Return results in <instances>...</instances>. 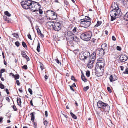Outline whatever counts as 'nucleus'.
Listing matches in <instances>:
<instances>
[{"label":"nucleus","mask_w":128,"mask_h":128,"mask_svg":"<svg viewBox=\"0 0 128 128\" xmlns=\"http://www.w3.org/2000/svg\"><path fill=\"white\" fill-rule=\"evenodd\" d=\"M36 28L37 30L38 34L40 35V36L42 38L43 37H44V35L42 34V33L40 30L39 29V28H37L36 27Z\"/></svg>","instance_id":"16"},{"label":"nucleus","mask_w":128,"mask_h":128,"mask_svg":"<svg viewBox=\"0 0 128 128\" xmlns=\"http://www.w3.org/2000/svg\"><path fill=\"white\" fill-rule=\"evenodd\" d=\"M64 2L65 4L66 5L68 6L69 4V3L67 0H64Z\"/></svg>","instance_id":"50"},{"label":"nucleus","mask_w":128,"mask_h":128,"mask_svg":"<svg viewBox=\"0 0 128 128\" xmlns=\"http://www.w3.org/2000/svg\"><path fill=\"white\" fill-rule=\"evenodd\" d=\"M89 88L88 86H87L86 87H84V91H86Z\"/></svg>","instance_id":"43"},{"label":"nucleus","mask_w":128,"mask_h":128,"mask_svg":"<svg viewBox=\"0 0 128 128\" xmlns=\"http://www.w3.org/2000/svg\"><path fill=\"white\" fill-rule=\"evenodd\" d=\"M55 60L56 62L58 64H59L60 65L61 64V62L59 61V60L57 58L56 59H55Z\"/></svg>","instance_id":"36"},{"label":"nucleus","mask_w":128,"mask_h":128,"mask_svg":"<svg viewBox=\"0 0 128 128\" xmlns=\"http://www.w3.org/2000/svg\"><path fill=\"white\" fill-rule=\"evenodd\" d=\"M22 44L24 48H25L27 47V45L24 42H22Z\"/></svg>","instance_id":"37"},{"label":"nucleus","mask_w":128,"mask_h":128,"mask_svg":"<svg viewBox=\"0 0 128 128\" xmlns=\"http://www.w3.org/2000/svg\"><path fill=\"white\" fill-rule=\"evenodd\" d=\"M112 40L114 41H115L116 40V38L114 36H112Z\"/></svg>","instance_id":"60"},{"label":"nucleus","mask_w":128,"mask_h":128,"mask_svg":"<svg viewBox=\"0 0 128 128\" xmlns=\"http://www.w3.org/2000/svg\"><path fill=\"white\" fill-rule=\"evenodd\" d=\"M38 12L40 14H42L43 11L42 9H39L38 10Z\"/></svg>","instance_id":"54"},{"label":"nucleus","mask_w":128,"mask_h":128,"mask_svg":"<svg viewBox=\"0 0 128 128\" xmlns=\"http://www.w3.org/2000/svg\"><path fill=\"white\" fill-rule=\"evenodd\" d=\"M97 106L98 107L102 109L105 112H108L110 110V107L109 105L106 103H104L101 100H99L97 103Z\"/></svg>","instance_id":"2"},{"label":"nucleus","mask_w":128,"mask_h":128,"mask_svg":"<svg viewBox=\"0 0 128 128\" xmlns=\"http://www.w3.org/2000/svg\"><path fill=\"white\" fill-rule=\"evenodd\" d=\"M96 54L95 51L92 53L91 55V56L92 57V58L93 59H95L96 58Z\"/></svg>","instance_id":"29"},{"label":"nucleus","mask_w":128,"mask_h":128,"mask_svg":"<svg viewBox=\"0 0 128 128\" xmlns=\"http://www.w3.org/2000/svg\"><path fill=\"white\" fill-rule=\"evenodd\" d=\"M68 41L69 42V45L72 47H74V43L72 42V40H68Z\"/></svg>","instance_id":"24"},{"label":"nucleus","mask_w":128,"mask_h":128,"mask_svg":"<svg viewBox=\"0 0 128 128\" xmlns=\"http://www.w3.org/2000/svg\"><path fill=\"white\" fill-rule=\"evenodd\" d=\"M28 91L31 94H32V90L30 88H29L28 89Z\"/></svg>","instance_id":"57"},{"label":"nucleus","mask_w":128,"mask_h":128,"mask_svg":"<svg viewBox=\"0 0 128 128\" xmlns=\"http://www.w3.org/2000/svg\"><path fill=\"white\" fill-rule=\"evenodd\" d=\"M3 19L5 21H7L8 23L10 22L11 21V20L10 18H7L5 15L3 16Z\"/></svg>","instance_id":"18"},{"label":"nucleus","mask_w":128,"mask_h":128,"mask_svg":"<svg viewBox=\"0 0 128 128\" xmlns=\"http://www.w3.org/2000/svg\"><path fill=\"white\" fill-rule=\"evenodd\" d=\"M46 16L52 17V19L54 20L57 17V14L56 13L49 10L46 11Z\"/></svg>","instance_id":"6"},{"label":"nucleus","mask_w":128,"mask_h":128,"mask_svg":"<svg viewBox=\"0 0 128 128\" xmlns=\"http://www.w3.org/2000/svg\"><path fill=\"white\" fill-rule=\"evenodd\" d=\"M40 43L38 41L37 47L36 48V50L38 52H40Z\"/></svg>","instance_id":"31"},{"label":"nucleus","mask_w":128,"mask_h":128,"mask_svg":"<svg viewBox=\"0 0 128 128\" xmlns=\"http://www.w3.org/2000/svg\"><path fill=\"white\" fill-rule=\"evenodd\" d=\"M122 2V4L124 6H127V3L126 1L125 0H120Z\"/></svg>","instance_id":"21"},{"label":"nucleus","mask_w":128,"mask_h":128,"mask_svg":"<svg viewBox=\"0 0 128 128\" xmlns=\"http://www.w3.org/2000/svg\"><path fill=\"white\" fill-rule=\"evenodd\" d=\"M87 66L88 67L90 68H92L93 67V65H92L90 64H88Z\"/></svg>","instance_id":"46"},{"label":"nucleus","mask_w":128,"mask_h":128,"mask_svg":"<svg viewBox=\"0 0 128 128\" xmlns=\"http://www.w3.org/2000/svg\"><path fill=\"white\" fill-rule=\"evenodd\" d=\"M30 0H27L26 1V0H25V1H24V0H23L21 2V6H22V4H28V2L29 1H30Z\"/></svg>","instance_id":"33"},{"label":"nucleus","mask_w":128,"mask_h":128,"mask_svg":"<svg viewBox=\"0 0 128 128\" xmlns=\"http://www.w3.org/2000/svg\"><path fill=\"white\" fill-rule=\"evenodd\" d=\"M12 108L15 111H17V108L16 106L14 105L13 106Z\"/></svg>","instance_id":"55"},{"label":"nucleus","mask_w":128,"mask_h":128,"mask_svg":"<svg viewBox=\"0 0 128 128\" xmlns=\"http://www.w3.org/2000/svg\"><path fill=\"white\" fill-rule=\"evenodd\" d=\"M82 74L81 76V78L82 80L84 82H86L88 80L87 79L85 78L82 72Z\"/></svg>","instance_id":"19"},{"label":"nucleus","mask_w":128,"mask_h":128,"mask_svg":"<svg viewBox=\"0 0 128 128\" xmlns=\"http://www.w3.org/2000/svg\"><path fill=\"white\" fill-rule=\"evenodd\" d=\"M4 14L5 15L8 17H10L11 16V14L8 11H5Z\"/></svg>","instance_id":"34"},{"label":"nucleus","mask_w":128,"mask_h":128,"mask_svg":"<svg viewBox=\"0 0 128 128\" xmlns=\"http://www.w3.org/2000/svg\"><path fill=\"white\" fill-rule=\"evenodd\" d=\"M28 36L29 39H30L31 40H32L31 35L30 34H29L28 35Z\"/></svg>","instance_id":"59"},{"label":"nucleus","mask_w":128,"mask_h":128,"mask_svg":"<svg viewBox=\"0 0 128 128\" xmlns=\"http://www.w3.org/2000/svg\"><path fill=\"white\" fill-rule=\"evenodd\" d=\"M111 8H112V10H119L120 11H121L120 9L119 8L118 5L117 3H112V4Z\"/></svg>","instance_id":"10"},{"label":"nucleus","mask_w":128,"mask_h":128,"mask_svg":"<svg viewBox=\"0 0 128 128\" xmlns=\"http://www.w3.org/2000/svg\"><path fill=\"white\" fill-rule=\"evenodd\" d=\"M80 59L82 60H85V59L84 58V56L82 55V54L80 56Z\"/></svg>","instance_id":"53"},{"label":"nucleus","mask_w":128,"mask_h":128,"mask_svg":"<svg viewBox=\"0 0 128 128\" xmlns=\"http://www.w3.org/2000/svg\"><path fill=\"white\" fill-rule=\"evenodd\" d=\"M92 36V33L90 32H84L80 35V38L86 41H88L90 39Z\"/></svg>","instance_id":"4"},{"label":"nucleus","mask_w":128,"mask_h":128,"mask_svg":"<svg viewBox=\"0 0 128 128\" xmlns=\"http://www.w3.org/2000/svg\"><path fill=\"white\" fill-rule=\"evenodd\" d=\"M22 68L23 69L26 70L27 69L28 67L25 64L23 66H22Z\"/></svg>","instance_id":"42"},{"label":"nucleus","mask_w":128,"mask_h":128,"mask_svg":"<svg viewBox=\"0 0 128 128\" xmlns=\"http://www.w3.org/2000/svg\"><path fill=\"white\" fill-rule=\"evenodd\" d=\"M98 61L104 62V59L102 58H100L98 59Z\"/></svg>","instance_id":"47"},{"label":"nucleus","mask_w":128,"mask_h":128,"mask_svg":"<svg viewBox=\"0 0 128 128\" xmlns=\"http://www.w3.org/2000/svg\"><path fill=\"white\" fill-rule=\"evenodd\" d=\"M16 83L18 86H19L20 85V83L19 80H16Z\"/></svg>","instance_id":"62"},{"label":"nucleus","mask_w":128,"mask_h":128,"mask_svg":"<svg viewBox=\"0 0 128 128\" xmlns=\"http://www.w3.org/2000/svg\"><path fill=\"white\" fill-rule=\"evenodd\" d=\"M69 86L70 88V89L72 90V91L74 92V90L72 88V86H70V85Z\"/></svg>","instance_id":"61"},{"label":"nucleus","mask_w":128,"mask_h":128,"mask_svg":"<svg viewBox=\"0 0 128 128\" xmlns=\"http://www.w3.org/2000/svg\"><path fill=\"white\" fill-rule=\"evenodd\" d=\"M80 24L83 27L86 28L89 27L91 24V18L88 16H85L84 18L80 20Z\"/></svg>","instance_id":"1"},{"label":"nucleus","mask_w":128,"mask_h":128,"mask_svg":"<svg viewBox=\"0 0 128 128\" xmlns=\"http://www.w3.org/2000/svg\"><path fill=\"white\" fill-rule=\"evenodd\" d=\"M123 73L125 74H128V68H126L125 70L123 72Z\"/></svg>","instance_id":"41"},{"label":"nucleus","mask_w":128,"mask_h":128,"mask_svg":"<svg viewBox=\"0 0 128 128\" xmlns=\"http://www.w3.org/2000/svg\"><path fill=\"white\" fill-rule=\"evenodd\" d=\"M107 90L110 92H112V90L110 89V88L109 87H107Z\"/></svg>","instance_id":"56"},{"label":"nucleus","mask_w":128,"mask_h":128,"mask_svg":"<svg viewBox=\"0 0 128 128\" xmlns=\"http://www.w3.org/2000/svg\"><path fill=\"white\" fill-rule=\"evenodd\" d=\"M122 14V12L119 10H116L112 9L110 13V15L111 17V21H113L116 18L120 17L121 16Z\"/></svg>","instance_id":"3"},{"label":"nucleus","mask_w":128,"mask_h":128,"mask_svg":"<svg viewBox=\"0 0 128 128\" xmlns=\"http://www.w3.org/2000/svg\"><path fill=\"white\" fill-rule=\"evenodd\" d=\"M94 62V60H90V62L88 64H92L93 65V63Z\"/></svg>","instance_id":"52"},{"label":"nucleus","mask_w":128,"mask_h":128,"mask_svg":"<svg viewBox=\"0 0 128 128\" xmlns=\"http://www.w3.org/2000/svg\"><path fill=\"white\" fill-rule=\"evenodd\" d=\"M48 123V122L46 120H45L44 122V124L45 125H46V126H47V124Z\"/></svg>","instance_id":"58"},{"label":"nucleus","mask_w":128,"mask_h":128,"mask_svg":"<svg viewBox=\"0 0 128 128\" xmlns=\"http://www.w3.org/2000/svg\"><path fill=\"white\" fill-rule=\"evenodd\" d=\"M25 9H29L30 8L29 4H22V6Z\"/></svg>","instance_id":"17"},{"label":"nucleus","mask_w":128,"mask_h":128,"mask_svg":"<svg viewBox=\"0 0 128 128\" xmlns=\"http://www.w3.org/2000/svg\"><path fill=\"white\" fill-rule=\"evenodd\" d=\"M71 79L74 81L75 82H76L77 81V80L75 78L74 76H71Z\"/></svg>","instance_id":"38"},{"label":"nucleus","mask_w":128,"mask_h":128,"mask_svg":"<svg viewBox=\"0 0 128 128\" xmlns=\"http://www.w3.org/2000/svg\"><path fill=\"white\" fill-rule=\"evenodd\" d=\"M120 70H121L123 71L124 70V67L123 66H120Z\"/></svg>","instance_id":"64"},{"label":"nucleus","mask_w":128,"mask_h":128,"mask_svg":"<svg viewBox=\"0 0 128 128\" xmlns=\"http://www.w3.org/2000/svg\"><path fill=\"white\" fill-rule=\"evenodd\" d=\"M72 40L76 42H79V39L75 35V36L74 37Z\"/></svg>","instance_id":"26"},{"label":"nucleus","mask_w":128,"mask_h":128,"mask_svg":"<svg viewBox=\"0 0 128 128\" xmlns=\"http://www.w3.org/2000/svg\"><path fill=\"white\" fill-rule=\"evenodd\" d=\"M109 78L110 81L112 82L118 79V77L115 75H111Z\"/></svg>","instance_id":"14"},{"label":"nucleus","mask_w":128,"mask_h":128,"mask_svg":"<svg viewBox=\"0 0 128 128\" xmlns=\"http://www.w3.org/2000/svg\"><path fill=\"white\" fill-rule=\"evenodd\" d=\"M40 68L42 70H43L44 69V65L43 64L41 63L40 62Z\"/></svg>","instance_id":"44"},{"label":"nucleus","mask_w":128,"mask_h":128,"mask_svg":"<svg viewBox=\"0 0 128 128\" xmlns=\"http://www.w3.org/2000/svg\"><path fill=\"white\" fill-rule=\"evenodd\" d=\"M28 2V3L29 4L30 6V7L34 6L36 7L37 6H36V3H37V2H34L31 0H30V1Z\"/></svg>","instance_id":"12"},{"label":"nucleus","mask_w":128,"mask_h":128,"mask_svg":"<svg viewBox=\"0 0 128 128\" xmlns=\"http://www.w3.org/2000/svg\"><path fill=\"white\" fill-rule=\"evenodd\" d=\"M102 23V22L98 20L96 25L94 26V27L95 28L99 26Z\"/></svg>","instance_id":"28"},{"label":"nucleus","mask_w":128,"mask_h":128,"mask_svg":"<svg viewBox=\"0 0 128 128\" xmlns=\"http://www.w3.org/2000/svg\"><path fill=\"white\" fill-rule=\"evenodd\" d=\"M96 67L98 66L100 69L104 66V62L98 61L96 63Z\"/></svg>","instance_id":"11"},{"label":"nucleus","mask_w":128,"mask_h":128,"mask_svg":"<svg viewBox=\"0 0 128 128\" xmlns=\"http://www.w3.org/2000/svg\"><path fill=\"white\" fill-rule=\"evenodd\" d=\"M120 60L121 62H124L128 59V56L126 54H122L119 57Z\"/></svg>","instance_id":"9"},{"label":"nucleus","mask_w":128,"mask_h":128,"mask_svg":"<svg viewBox=\"0 0 128 128\" xmlns=\"http://www.w3.org/2000/svg\"><path fill=\"white\" fill-rule=\"evenodd\" d=\"M70 114L73 118L74 119H76L77 118V116L74 114L72 112H70Z\"/></svg>","instance_id":"32"},{"label":"nucleus","mask_w":128,"mask_h":128,"mask_svg":"<svg viewBox=\"0 0 128 128\" xmlns=\"http://www.w3.org/2000/svg\"><path fill=\"white\" fill-rule=\"evenodd\" d=\"M5 69L4 68H2L0 70V72L2 73L5 72Z\"/></svg>","instance_id":"48"},{"label":"nucleus","mask_w":128,"mask_h":128,"mask_svg":"<svg viewBox=\"0 0 128 128\" xmlns=\"http://www.w3.org/2000/svg\"><path fill=\"white\" fill-rule=\"evenodd\" d=\"M61 21L56 22H50V24L52 26L53 29L56 31H58L61 29L62 26Z\"/></svg>","instance_id":"5"},{"label":"nucleus","mask_w":128,"mask_h":128,"mask_svg":"<svg viewBox=\"0 0 128 128\" xmlns=\"http://www.w3.org/2000/svg\"><path fill=\"white\" fill-rule=\"evenodd\" d=\"M15 44L17 47H18L19 46L20 43L18 41L15 42Z\"/></svg>","instance_id":"45"},{"label":"nucleus","mask_w":128,"mask_h":128,"mask_svg":"<svg viewBox=\"0 0 128 128\" xmlns=\"http://www.w3.org/2000/svg\"><path fill=\"white\" fill-rule=\"evenodd\" d=\"M95 51L96 53V54L99 56H103L105 53L104 50L100 48L96 49Z\"/></svg>","instance_id":"8"},{"label":"nucleus","mask_w":128,"mask_h":128,"mask_svg":"<svg viewBox=\"0 0 128 128\" xmlns=\"http://www.w3.org/2000/svg\"><path fill=\"white\" fill-rule=\"evenodd\" d=\"M101 48L105 52H108V48L107 45L106 43L102 44L101 45Z\"/></svg>","instance_id":"13"},{"label":"nucleus","mask_w":128,"mask_h":128,"mask_svg":"<svg viewBox=\"0 0 128 128\" xmlns=\"http://www.w3.org/2000/svg\"><path fill=\"white\" fill-rule=\"evenodd\" d=\"M14 76V78H15V79L16 80H17L19 78L20 76L18 74H16Z\"/></svg>","instance_id":"39"},{"label":"nucleus","mask_w":128,"mask_h":128,"mask_svg":"<svg viewBox=\"0 0 128 128\" xmlns=\"http://www.w3.org/2000/svg\"><path fill=\"white\" fill-rule=\"evenodd\" d=\"M17 102L18 105L20 107H21V101L20 98H18L17 99Z\"/></svg>","instance_id":"23"},{"label":"nucleus","mask_w":128,"mask_h":128,"mask_svg":"<svg viewBox=\"0 0 128 128\" xmlns=\"http://www.w3.org/2000/svg\"><path fill=\"white\" fill-rule=\"evenodd\" d=\"M116 50H118V51H120L121 50V48L119 46H116Z\"/></svg>","instance_id":"49"},{"label":"nucleus","mask_w":128,"mask_h":128,"mask_svg":"<svg viewBox=\"0 0 128 128\" xmlns=\"http://www.w3.org/2000/svg\"><path fill=\"white\" fill-rule=\"evenodd\" d=\"M31 116V120L32 122H34V112H32L30 113V114Z\"/></svg>","instance_id":"20"},{"label":"nucleus","mask_w":128,"mask_h":128,"mask_svg":"<svg viewBox=\"0 0 128 128\" xmlns=\"http://www.w3.org/2000/svg\"><path fill=\"white\" fill-rule=\"evenodd\" d=\"M65 36L66 37V39L67 40H72L74 37L75 36V34L72 31H68L65 34Z\"/></svg>","instance_id":"7"},{"label":"nucleus","mask_w":128,"mask_h":128,"mask_svg":"<svg viewBox=\"0 0 128 128\" xmlns=\"http://www.w3.org/2000/svg\"><path fill=\"white\" fill-rule=\"evenodd\" d=\"M84 55H85L87 58L89 56H90V54L89 52L88 51H86L83 53Z\"/></svg>","instance_id":"25"},{"label":"nucleus","mask_w":128,"mask_h":128,"mask_svg":"<svg viewBox=\"0 0 128 128\" xmlns=\"http://www.w3.org/2000/svg\"><path fill=\"white\" fill-rule=\"evenodd\" d=\"M4 86L2 84H0V88L2 89H3L4 88Z\"/></svg>","instance_id":"51"},{"label":"nucleus","mask_w":128,"mask_h":128,"mask_svg":"<svg viewBox=\"0 0 128 128\" xmlns=\"http://www.w3.org/2000/svg\"><path fill=\"white\" fill-rule=\"evenodd\" d=\"M78 30V29L76 27H75L72 30V31L75 34H77Z\"/></svg>","instance_id":"30"},{"label":"nucleus","mask_w":128,"mask_h":128,"mask_svg":"<svg viewBox=\"0 0 128 128\" xmlns=\"http://www.w3.org/2000/svg\"><path fill=\"white\" fill-rule=\"evenodd\" d=\"M29 9H30L33 12H35L36 11H38V10H37L36 7L34 6L30 7V6Z\"/></svg>","instance_id":"22"},{"label":"nucleus","mask_w":128,"mask_h":128,"mask_svg":"<svg viewBox=\"0 0 128 128\" xmlns=\"http://www.w3.org/2000/svg\"><path fill=\"white\" fill-rule=\"evenodd\" d=\"M86 74L87 77H88L90 76V72L89 70H88L86 72Z\"/></svg>","instance_id":"35"},{"label":"nucleus","mask_w":128,"mask_h":128,"mask_svg":"<svg viewBox=\"0 0 128 128\" xmlns=\"http://www.w3.org/2000/svg\"><path fill=\"white\" fill-rule=\"evenodd\" d=\"M5 91L6 92V93L7 94H9V92L8 91V90L7 88H6L5 89Z\"/></svg>","instance_id":"63"},{"label":"nucleus","mask_w":128,"mask_h":128,"mask_svg":"<svg viewBox=\"0 0 128 128\" xmlns=\"http://www.w3.org/2000/svg\"><path fill=\"white\" fill-rule=\"evenodd\" d=\"M12 35L16 37V38H18L19 36L18 35V33H14Z\"/></svg>","instance_id":"40"},{"label":"nucleus","mask_w":128,"mask_h":128,"mask_svg":"<svg viewBox=\"0 0 128 128\" xmlns=\"http://www.w3.org/2000/svg\"><path fill=\"white\" fill-rule=\"evenodd\" d=\"M124 19L126 21H128V11L124 16Z\"/></svg>","instance_id":"27"},{"label":"nucleus","mask_w":128,"mask_h":128,"mask_svg":"<svg viewBox=\"0 0 128 128\" xmlns=\"http://www.w3.org/2000/svg\"><path fill=\"white\" fill-rule=\"evenodd\" d=\"M21 54L22 56L25 58L28 61L30 60V59L29 57L26 55L24 51H21Z\"/></svg>","instance_id":"15"}]
</instances>
